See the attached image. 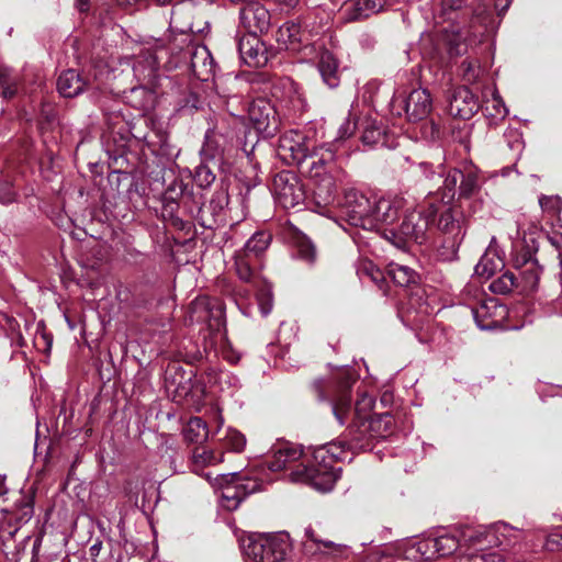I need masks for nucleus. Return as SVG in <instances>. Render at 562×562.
<instances>
[{
  "instance_id": "37",
  "label": "nucleus",
  "mask_w": 562,
  "mask_h": 562,
  "mask_svg": "<svg viewBox=\"0 0 562 562\" xmlns=\"http://www.w3.org/2000/svg\"><path fill=\"white\" fill-rule=\"evenodd\" d=\"M183 436L189 442H202L207 439L209 429L206 423L200 417L190 418L183 428Z\"/></svg>"
},
{
  "instance_id": "59",
  "label": "nucleus",
  "mask_w": 562,
  "mask_h": 562,
  "mask_svg": "<svg viewBox=\"0 0 562 562\" xmlns=\"http://www.w3.org/2000/svg\"><path fill=\"white\" fill-rule=\"evenodd\" d=\"M292 104H293L294 112H302L305 109V101L302 98V95L296 91H295V95L292 100Z\"/></svg>"
},
{
  "instance_id": "23",
  "label": "nucleus",
  "mask_w": 562,
  "mask_h": 562,
  "mask_svg": "<svg viewBox=\"0 0 562 562\" xmlns=\"http://www.w3.org/2000/svg\"><path fill=\"white\" fill-rule=\"evenodd\" d=\"M238 49L240 58L249 67H262L268 61L267 52L257 35L240 40Z\"/></svg>"
},
{
  "instance_id": "55",
  "label": "nucleus",
  "mask_w": 562,
  "mask_h": 562,
  "mask_svg": "<svg viewBox=\"0 0 562 562\" xmlns=\"http://www.w3.org/2000/svg\"><path fill=\"white\" fill-rule=\"evenodd\" d=\"M467 0H441L442 14L447 15L450 11L461 9Z\"/></svg>"
},
{
  "instance_id": "40",
  "label": "nucleus",
  "mask_w": 562,
  "mask_h": 562,
  "mask_svg": "<svg viewBox=\"0 0 562 562\" xmlns=\"http://www.w3.org/2000/svg\"><path fill=\"white\" fill-rule=\"evenodd\" d=\"M271 235L267 232H256L245 244L243 251L246 255H254L258 257L261 255L271 243Z\"/></svg>"
},
{
  "instance_id": "4",
  "label": "nucleus",
  "mask_w": 562,
  "mask_h": 562,
  "mask_svg": "<svg viewBox=\"0 0 562 562\" xmlns=\"http://www.w3.org/2000/svg\"><path fill=\"white\" fill-rule=\"evenodd\" d=\"M437 227L443 235L438 256L443 261H452L458 257L459 247L464 238V216L459 207H447L440 213Z\"/></svg>"
},
{
  "instance_id": "41",
  "label": "nucleus",
  "mask_w": 562,
  "mask_h": 562,
  "mask_svg": "<svg viewBox=\"0 0 562 562\" xmlns=\"http://www.w3.org/2000/svg\"><path fill=\"white\" fill-rule=\"evenodd\" d=\"M518 278L514 272L506 271L490 284V290L497 294H507L513 289H518Z\"/></svg>"
},
{
  "instance_id": "28",
  "label": "nucleus",
  "mask_w": 562,
  "mask_h": 562,
  "mask_svg": "<svg viewBox=\"0 0 562 562\" xmlns=\"http://www.w3.org/2000/svg\"><path fill=\"white\" fill-rule=\"evenodd\" d=\"M336 157V148L331 143L322 144L319 146L313 145L311 150L307 154V157L300 166L301 169L313 167H322V166H333V162Z\"/></svg>"
},
{
  "instance_id": "29",
  "label": "nucleus",
  "mask_w": 562,
  "mask_h": 562,
  "mask_svg": "<svg viewBox=\"0 0 562 562\" xmlns=\"http://www.w3.org/2000/svg\"><path fill=\"white\" fill-rule=\"evenodd\" d=\"M541 268L536 259L525 261L518 278V290L521 293L529 294L537 290L540 279Z\"/></svg>"
},
{
  "instance_id": "51",
  "label": "nucleus",
  "mask_w": 562,
  "mask_h": 562,
  "mask_svg": "<svg viewBox=\"0 0 562 562\" xmlns=\"http://www.w3.org/2000/svg\"><path fill=\"white\" fill-rule=\"evenodd\" d=\"M257 301H258L261 314L263 316L269 315L272 310V294H271L270 290H268V289L262 290L257 295Z\"/></svg>"
},
{
  "instance_id": "36",
  "label": "nucleus",
  "mask_w": 562,
  "mask_h": 562,
  "mask_svg": "<svg viewBox=\"0 0 562 562\" xmlns=\"http://www.w3.org/2000/svg\"><path fill=\"white\" fill-rule=\"evenodd\" d=\"M292 240L299 257L308 263H313L316 259V247L311 238L297 231L293 234Z\"/></svg>"
},
{
  "instance_id": "5",
  "label": "nucleus",
  "mask_w": 562,
  "mask_h": 562,
  "mask_svg": "<svg viewBox=\"0 0 562 562\" xmlns=\"http://www.w3.org/2000/svg\"><path fill=\"white\" fill-rule=\"evenodd\" d=\"M319 31L310 25L296 22L283 23L276 33V41L281 48L300 53L304 58H311L316 53Z\"/></svg>"
},
{
  "instance_id": "46",
  "label": "nucleus",
  "mask_w": 562,
  "mask_h": 562,
  "mask_svg": "<svg viewBox=\"0 0 562 562\" xmlns=\"http://www.w3.org/2000/svg\"><path fill=\"white\" fill-rule=\"evenodd\" d=\"M460 70L463 80L470 83L475 82L483 71L479 61L475 59L463 60L461 63Z\"/></svg>"
},
{
  "instance_id": "10",
  "label": "nucleus",
  "mask_w": 562,
  "mask_h": 562,
  "mask_svg": "<svg viewBox=\"0 0 562 562\" xmlns=\"http://www.w3.org/2000/svg\"><path fill=\"white\" fill-rule=\"evenodd\" d=\"M317 462V465L313 467L299 463L297 468L290 473V480L294 483L308 484L319 492L331 491L339 479V469H335L329 463Z\"/></svg>"
},
{
  "instance_id": "35",
  "label": "nucleus",
  "mask_w": 562,
  "mask_h": 562,
  "mask_svg": "<svg viewBox=\"0 0 562 562\" xmlns=\"http://www.w3.org/2000/svg\"><path fill=\"white\" fill-rule=\"evenodd\" d=\"M387 273L400 286H408L418 280V273L405 265L391 262L387 267Z\"/></svg>"
},
{
  "instance_id": "39",
  "label": "nucleus",
  "mask_w": 562,
  "mask_h": 562,
  "mask_svg": "<svg viewBox=\"0 0 562 562\" xmlns=\"http://www.w3.org/2000/svg\"><path fill=\"white\" fill-rule=\"evenodd\" d=\"M357 274L361 280L368 279L372 283L381 286L384 281L383 272L367 258H361L357 262Z\"/></svg>"
},
{
  "instance_id": "6",
  "label": "nucleus",
  "mask_w": 562,
  "mask_h": 562,
  "mask_svg": "<svg viewBox=\"0 0 562 562\" xmlns=\"http://www.w3.org/2000/svg\"><path fill=\"white\" fill-rule=\"evenodd\" d=\"M205 476L213 487L221 491V505L227 510L237 509L241 501L258 488L256 481L247 480L238 472L217 474L214 479L210 473Z\"/></svg>"
},
{
  "instance_id": "20",
  "label": "nucleus",
  "mask_w": 562,
  "mask_h": 562,
  "mask_svg": "<svg viewBox=\"0 0 562 562\" xmlns=\"http://www.w3.org/2000/svg\"><path fill=\"white\" fill-rule=\"evenodd\" d=\"M479 109V100L469 88L459 87L453 91L448 108L450 115L470 120Z\"/></svg>"
},
{
  "instance_id": "43",
  "label": "nucleus",
  "mask_w": 562,
  "mask_h": 562,
  "mask_svg": "<svg viewBox=\"0 0 562 562\" xmlns=\"http://www.w3.org/2000/svg\"><path fill=\"white\" fill-rule=\"evenodd\" d=\"M454 562H505V559L499 551H487L483 549L480 552L459 555L454 559Z\"/></svg>"
},
{
  "instance_id": "34",
  "label": "nucleus",
  "mask_w": 562,
  "mask_h": 562,
  "mask_svg": "<svg viewBox=\"0 0 562 562\" xmlns=\"http://www.w3.org/2000/svg\"><path fill=\"white\" fill-rule=\"evenodd\" d=\"M223 460V453L217 456L215 451L207 449L206 447H196L194 448L191 458L192 471L200 474L204 468L221 463Z\"/></svg>"
},
{
  "instance_id": "7",
  "label": "nucleus",
  "mask_w": 562,
  "mask_h": 562,
  "mask_svg": "<svg viewBox=\"0 0 562 562\" xmlns=\"http://www.w3.org/2000/svg\"><path fill=\"white\" fill-rule=\"evenodd\" d=\"M349 382H346L344 390L333 401V413L340 425L350 422V432L361 423L368 420L371 416V411L374 406V401L371 396L362 395L356 403L355 407L351 406L350 396L346 390Z\"/></svg>"
},
{
  "instance_id": "42",
  "label": "nucleus",
  "mask_w": 562,
  "mask_h": 562,
  "mask_svg": "<svg viewBox=\"0 0 562 562\" xmlns=\"http://www.w3.org/2000/svg\"><path fill=\"white\" fill-rule=\"evenodd\" d=\"M483 108L488 116L495 119H504L508 113L496 89L491 90V98L484 101Z\"/></svg>"
},
{
  "instance_id": "61",
  "label": "nucleus",
  "mask_w": 562,
  "mask_h": 562,
  "mask_svg": "<svg viewBox=\"0 0 562 562\" xmlns=\"http://www.w3.org/2000/svg\"><path fill=\"white\" fill-rule=\"evenodd\" d=\"M510 1L512 0H496V7L498 8L502 5V10H505L508 8Z\"/></svg>"
},
{
  "instance_id": "54",
  "label": "nucleus",
  "mask_w": 562,
  "mask_h": 562,
  "mask_svg": "<svg viewBox=\"0 0 562 562\" xmlns=\"http://www.w3.org/2000/svg\"><path fill=\"white\" fill-rule=\"evenodd\" d=\"M539 203L542 210L550 212H559L562 206V202L559 196H541L539 199Z\"/></svg>"
},
{
  "instance_id": "9",
  "label": "nucleus",
  "mask_w": 562,
  "mask_h": 562,
  "mask_svg": "<svg viewBox=\"0 0 562 562\" xmlns=\"http://www.w3.org/2000/svg\"><path fill=\"white\" fill-rule=\"evenodd\" d=\"M373 196H368L355 188L345 191L340 210L350 225L372 229L370 217L372 216Z\"/></svg>"
},
{
  "instance_id": "49",
  "label": "nucleus",
  "mask_w": 562,
  "mask_h": 562,
  "mask_svg": "<svg viewBox=\"0 0 562 562\" xmlns=\"http://www.w3.org/2000/svg\"><path fill=\"white\" fill-rule=\"evenodd\" d=\"M383 130L375 124H368L362 134V142L367 145L383 143Z\"/></svg>"
},
{
  "instance_id": "52",
  "label": "nucleus",
  "mask_w": 562,
  "mask_h": 562,
  "mask_svg": "<svg viewBox=\"0 0 562 562\" xmlns=\"http://www.w3.org/2000/svg\"><path fill=\"white\" fill-rule=\"evenodd\" d=\"M463 177V172L458 169H451L448 171L443 186L445 189L449 192H452L456 190L459 182H461V178Z\"/></svg>"
},
{
  "instance_id": "31",
  "label": "nucleus",
  "mask_w": 562,
  "mask_h": 562,
  "mask_svg": "<svg viewBox=\"0 0 562 562\" xmlns=\"http://www.w3.org/2000/svg\"><path fill=\"white\" fill-rule=\"evenodd\" d=\"M462 541L469 547L480 552L486 546L494 543L492 527L467 528L462 531Z\"/></svg>"
},
{
  "instance_id": "30",
  "label": "nucleus",
  "mask_w": 562,
  "mask_h": 562,
  "mask_svg": "<svg viewBox=\"0 0 562 562\" xmlns=\"http://www.w3.org/2000/svg\"><path fill=\"white\" fill-rule=\"evenodd\" d=\"M165 385L168 393L172 394V400L181 402L191 393V376H186L182 373H171L167 371L165 378Z\"/></svg>"
},
{
  "instance_id": "22",
  "label": "nucleus",
  "mask_w": 562,
  "mask_h": 562,
  "mask_svg": "<svg viewBox=\"0 0 562 562\" xmlns=\"http://www.w3.org/2000/svg\"><path fill=\"white\" fill-rule=\"evenodd\" d=\"M303 450L294 443H282L274 451L271 460L268 461L269 470L277 472L285 469H291V472L297 468L295 465L301 460Z\"/></svg>"
},
{
  "instance_id": "45",
  "label": "nucleus",
  "mask_w": 562,
  "mask_h": 562,
  "mask_svg": "<svg viewBox=\"0 0 562 562\" xmlns=\"http://www.w3.org/2000/svg\"><path fill=\"white\" fill-rule=\"evenodd\" d=\"M480 188V180L477 172L474 170H468L463 173L459 186L460 194L463 196L472 195Z\"/></svg>"
},
{
  "instance_id": "50",
  "label": "nucleus",
  "mask_w": 562,
  "mask_h": 562,
  "mask_svg": "<svg viewBox=\"0 0 562 562\" xmlns=\"http://www.w3.org/2000/svg\"><path fill=\"white\" fill-rule=\"evenodd\" d=\"M194 178H195L196 183L201 188H207L214 182L215 175L213 173V171L211 170V168L209 166L200 165L195 169Z\"/></svg>"
},
{
  "instance_id": "3",
  "label": "nucleus",
  "mask_w": 562,
  "mask_h": 562,
  "mask_svg": "<svg viewBox=\"0 0 562 562\" xmlns=\"http://www.w3.org/2000/svg\"><path fill=\"white\" fill-rule=\"evenodd\" d=\"M291 549L285 533L249 537L243 544L245 557L251 562H283Z\"/></svg>"
},
{
  "instance_id": "25",
  "label": "nucleus",
  "mask_w": 562,
  "mask_h": 562,
  "mask_svg": "<svg viewBox=\"0 0 562 562\" xmlns=\"http://www.w3.org/2000/svg\"><path fill=\"white\" fill-rule=\"evenodd\" d=\"M385 4V0H351L344 10L348 21H357L379 13Z\"/></svg>"
},
{
  "instance_id": "26",
  "label": "nucleus",
  "mask_w": 562,
  "mask_h": 562,
  "mask_svg": "<svg viewBox=\"0 0 562 562\" xmlns=\"http://www.w3.org/2000/svg\"><path fill=\"white\" fill-rule=\"evenodd\" d=\"M305 536L306 540L304 547L306 551H311L315 547L316 551L334 558H345L349 554V548L347 546L319 539L312 528L305 530Z\"/></svg>"
},
{
  "instance_id": "18",
  "label": "nucleus",
  "mask_w": 562,
  "mask_h": 562,
  "mask_svg": "<svg viewBox=\"0 0 562 562\" xmlns=\"http://www.w3.org/2000/svg\"><path fill=\"white\" fill-rule=\"evenodd\" d=\"M392 426L393 418L390 414L374 415L368 420H361L351 432L355 435V446L363 448L367 446L362 442L364 439L386 437L391 432Z\"/></svg>"
},
{
  "instance_id": "48",
  "label": "nucleus",
  "mask_w": 562,
  "mask_h": 562,
  "mask_svg": "<svg viewBox=\"0 0 562 562\" xmlns=\"http://www.w3.org/2000/svg\"><path fill=\"white\" fill-rule=\"evenodd\" d=\"M16 91L15 82L11 78L8 68L0 65V97L9 99Z\"/></svg>"
},
{
  "instance_id": "63",
  "label": "nucleus",
  "mask_w": 562,
  "mask_h": 562,
  "mask_svg": "<svg viewBox=\"0 0 562 562\" xmlns=\"http://www.w3.org/2000/svg\"><path fill=\"white\" fill-rule=\"evenodd\" d=\"M216 423H217V431L222 428L224 424V419L221 414H216Z\"/></svg>"
},
{
  "instance_id": "15",
  "label": "nucleus",
  "mask_w": 562,
  "mask_h": 562,
  "mask_svg": "<svg viewBox=\"0 0 562 562\" xmlns=\"http://www.w3.org/2000/svg\"><path fill=\"white\" fill-rule=\"evenodd\" d=\"M312 147L304 134L289 131L279 139L278 155L288 165L301 166Z\"/></svg>"
},
{
  "instance_id": "32",
  "label": "nucleus",
  "mask_w": 562,
  "mask_h": 562,
  "mask_svg": "<svg viewBox=\"0 0 562 562\" xmlns=\"http://www.w3.org/2000/svg\"><path fill=\"white\" fill-rule=\"evenodd\" d=\"M504 268V260L496 251L490 246L485 254L481 257L475 266V273L483 278H491L497 271Z\"/></svg>"
},
{
  "instance_id": "60",
  "label": "nucleus",
  "mask_w": 562,
  "mask_h": 562,
  "mask_svg": "<svg viewBox=\"0 0 562 562\" xmlns=\"http://www.w3.org/2000/svg\"><path fill=\"white\" fill-rule=\"evenodd\" d=\"M299 2L300 0H279V3L284 5L288 10L294 9Z\"/></svg>"
},
{
  "instance_id": "8",
  "label": "nucleus",
  "mask_w": 562,
  "mask_h": 562,
  "mask_svg": "<svg viewBox=\"0 0 562 562\" xmlns=\"http://www.w3.org/2000/svg\"><path fill=\"white\" fill-rule=\"evenodd\" d=\"M194 11V0L181 1L172 8L170 19L172 38L168 44V46L172 47V52L177 48L182 49L183 45L192 38L191 34L202 31L200 27H195L192 22Z\"/></svg>"
},
{
  "instance_id": "56",
  "label": "nucleus",
  "mask_w": 562,
  "mask_h": 562,
  "mask_svg": "<svg viewBox=\"0 0 562 562\" xmlns=\"http://www.w3.org/2000/svg\"><path fill=\"white\" fill-rule=\"evenodd\" d=\"M33 506L30 502H24L21 506V515L19 516L18 520L20 522H26L31 519L33 516Z\"/></svg>"
},
{
  "instance_id": "19",
  "label": "nucleus",
  "mask_w": 562,
  "mask_h": 562,
  "mask_svg": "<svg viewBox=\"0 0 562 562\" xmlns=\"http://www.w3.org/2000/svg\"><path fill=\"white\" fill-rule=\"evenodd\" d=\"M472 314L477 327L482 330H493L502 327V321L506 315V307L494 297H488L472 307Z\"/></svg>"
},
{
  "instance_id": "16",
  "label": "nucleus",
  "mask_w": 562,
  "mask_h": 562,
  "mask_svg": "<svg viewBox=\"0 0 562 562\" xmlns=\"http://www.w3.org/2000/svg\"><path fill=\"white\" fill-rule=\"evenodd\" d=\"M240 25L249 35H258L270 26V13L258 0H247L239 10Z\"/></svg>"
},
{
  "instance_id": "17",
  "label": "nucleus",
  "mask_w": 562,
  "mask_h": 562,
  "mask_svg": "<svg viewBox=\"0 0 562 562\" xmlns=\"http://www.w3.org/2000/svg\"><path fill=\"white\" fill-rule=\"evenodd\" d=\"M407 202L400 195L373 196L372 204V229L379 224H393L402 210L405 209Z\"/></svg>"
},
{
  "instance_id": "47",
  "label": "nucleus",
  "mask_w": 562,
  "mask_h": 562,
  "mask_svg": "<svg viewBox=\"0 0 562 562\" xmlns=\"http://www.w3.org/2000/svg\"><path fill=\"white\" fill-rule=\"evenodd\" d=\"M248 255L244 254L243 251H238L235 255V268L236 272L240 280L245 282H249L252 278V269L250 267V262L247 259Z\"/></svg>"
},
{
  "instance_id": "64",
  "label": "nucleus",
  "mask_w": 562,
  "mask_h": 562,
  "mask_svg": "<svg viewBox=\"0 0 562 562\" xmlns=\"http://www.w3.org/2000/svg\"><path fill=\"white\" fill-rule=\"evenodd\" d=\"M86 5H87V2H86V1H83V0H79V9H80V11H83V10L86 9V8H85Z\"/></svg>"
},
{
  "instance_id": "33",
  "label": "nucleus",
  "mask_w": 562,
  "mask_h": 562,
  "mask_svg": "<svg viewBox=\"0 0 562 562\" xmlns=\"http://www.w3.org/2000/svg\"><path fill=\"white\" fill-rule=\"evenodd\" d=\"M318 70L324 80V82L330 87L335 88L339 83L338 78V63L335 56L328 52L324 50L321 54L318 61Z\"/></svg>"
},
{
  "instance_id": "2",
  "label": "nucleus",
  "mask_w": 562,
  "mask_h": 562,
  "mask_svg": "<svg viewBox=\"0 0 562 562\" xmlns=\"http://www.w3.org/2000/svg\"><path fill=\"white\" fill-rule=\"evenodd\" d=\"M437 209L432 203L405 213L398 229H384V236L397 248H405L409 241L423 245L428 240V227Z\"/></svg>"
},
{
  "instance_id": "58",
  "label": "nucleus",
  "mask_w": 562,
  "mask_h": 562,
  "mask_svg": "<svg viewBox=\"0 0 562 562\" xmlns=\"http://www.w3.org/2000/svg\"><path fill=\"white\" fill-rule=\"evenodd\" d=\"M14 191L11 187L5 186L3 190L0 189V202L3 204H8L14 201Z\"/></svg>"
},
{
  "instance_id": "62",
  "label": "nucleus",
  "mask_w": 562,
  "mask_h": 562,
  "mask_svg": "<svg viewBox=\"0 0 562 562\" xmlns=\"http://www.w3.org/2000/svg\"><path fill=\"white\" fill-rule=\"evenodd\" d=\"M100 549H101V543H94V544H92V546H91V548H90L91 554H92V555H97V554H99Z\"/></svg>"
},
{
  "instance_id": "27",
  "label": "nucleus",
  "mask_w": 562,
  "mask_h": 562,
  "mask_svg": "<svg viewBox=\"0 0 562 562\" xmlns=\"http://www.w3.org/2000/svg\"><path fill=\"white\" fill-rule=\"evenodd\" d=\"M356 445L355 437L352 438V442L347 443L345 441H335L329 442L323 447H319L314 454L316 461H322L323 463H329L334 461H344L348 457V450L352 448H358Z\"/></svg>"
},
{
  "instance_id": "53",
  "label": "nucleus",
  "mask_w": 562,
  "mask_h": 562,
  "mask_svg": "<svg viewBox=\"0 0 562 562\" xmlns=\"http://www.w3.org/2000/svg\"><path fill=\"white\" fill-rule=\"evenodd\" d=\"M356 131V122L348 116L339 126L336 140H342L353 135Z\"/></svg>"
},
{
  "instance_id": "13",
  "label": "nucleus",
  "mask_w": 562,
  "mask_h": 562,
  "mask_svg": "<svg viewBox=\"0 0 562 562\" xmlns=\"http://www.w3.org/2000/svg\"><path fill=\"white\" fill-rule=\"evenodd\" d=\"M302 171L306 173L314 183L313 195L316 204L319 206L330 204L336 194V180L334 176L336 171L335 161L333 166H310V168H304Z\"/></svg>"
},
{
  "instance_id": "24",
  "label": "nucleus",
  "mask_w": 562,
  "mask_h": 562,
  "mask_svg": "<svg viewBox=\"0 0 562 562\" xmlns=\"http://www.w3.org/2000/svg\"><path fill=\"white\" fill-rule=\"evenodd\" d=\"M91 79L74 69L65 70L57 80V89L65 98H74L91 86Z\"/></svg>"
},
{
  "instance_id": "14",
  "label": "nucleus",
  "mask_w": 562,
  "mask_h": 562,
  "mask_svg": "<svg viewBox=\"0 0 562 562\" xmlns=\"http://www.w3.org/2000/svg\"><path fill=\"white\" fill-rule=\"evenodd\" d=\"M248 119L252 127L263 137H271L279 128L274 105L266 98H258L248 106Z\"/></svg>"
},
{
  "instance_id": "11",
  "label": "nucleus",
  "mask_w": 562,
  "mask_h": 562,
  "mask_svg": "<svg viewBox=\"0 0 562 562\" xmlns=\"http://www.w3.org/2000/svg\"><path fill=\"white\" fill-rule=\"evenodd\" d=\"M392 112L405 114L411 123L424 122L432 109V100L426 89H415L407 97L394 95L391 101Z\"/></svg>"
},
{
  "instance_id": "38",
  "label": "nucleus",
  "mask_w": 562,
  "mask_h": 562,
  "mask_svg": "<svg viewBox=\"0 0 562 562\" xmlns=\"http://www.w3.org/2000/svg\"><path fill=\"white\" fill-rule=\"evenodd\" d=\"M494 542L498 546H514L521 537V532L512 526L499 522L492 527Z\"/></svg>"
},
{
  "instance_id": "21",
  "label": "nucleus",
  "mask_w": 562,
  "mask_h": 562,
  "mask_svg": "<svg viewBox=\"0 0 562 562\" xmlns=\"http://www.w3.org/2000/svg\"><path fill=\"white\" fill-rule=\"evenodd\" d=\"M459 546L460 540L456 536L446 533L418 542V551L423 554L424 559L431 560L453 553Z\"/></svg>"
},
{
  "instance_id": "12",
  "label": "nucleus",
  "mask_w": 562,
  "mask_h": 562,
  "mask_svg": "<svg viewBox=\"0 0 562 562\" xmlns=\"http://www.w3.org/2000/svg\"><path fill=\"white\" fill-rule=\"evenodd\" d=\"M273 194L277 203L285 210L301 205L305 191L297 176L288 170L277 173L273 178Z\"/></svg>"
},
{
  "instance_id": "1",
  "label": "nucleus",
  "mask_w": 562,
  "mask_h": 562,
  "mask_svg": "<svg viewBox=\"0 0 562 562\" xmlns=\"http://www.w3.org/2000/svg\"><path fill=\"white\" fill-rule=\"evenodd\" d=\"M188 57L190 68L198 79L207 81L214 75L215 65L209 48L204 45H193L192 38L182 49H175L173 54L172 47H167L161 40L147 42L133 65L134 76L140 82V87L132 90L133 93H143L146 89L155 92L164 82L169 81L166 74Z\"/></svg>"
},
{
  "instance_id": "57",
  "label": "nucleus",
  "mask_w": 562,
  "mask_h": 562,
  "mask_svg": "<svg viewBox=\"0 0 562 562\" xmlns=\"http://www.w3.org/2000/svg\"><path fill=\"white\" fill-rule=\"evenodd\" d=\"M422 133L425 138H436L439 135V127L434 122H430L423 127Z\"/></svg>"
},
{
  "instance_id": "44",
  "label": "nucleus",
  "mask_w": 562,
  "mask_h": 562,
  "mask_svg": "<svg viewBox=\"0 0 562 562\" xmlns=\"http://www.w3.org/2000/svg\"><path fill=\"white\" fill-rule=\"evenodd\" d=\"M224 447L234 452H240L246 446V437L237 429L228 427L221 438Z\"/></svg>"
}]
</instances>
